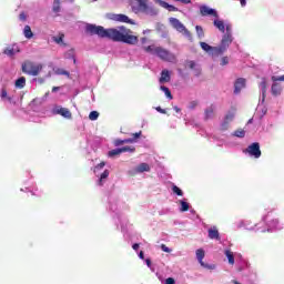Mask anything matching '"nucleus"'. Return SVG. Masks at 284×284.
Instances as JSON below:
<instances>
[{
    "label": "nucleus",
    "mask_w": 284,
    "mask_h": 284,
    "mask_svg": "<svg viewBox=\"0 0 284 284\" xmlns=\"http://www.w3.org/2000/svg\"><path fill=\"white\" fill-rule=\"evenodd\" d=\"M200 14L201 17H214L215 19H219V12L205 4L200 7Z\"/></svg>",
    "instance_id": "7"
},
{
    "label": "nucleus",
    "mask_w": 284,
    "mask_h": 284,
    "mask_svg": "<svg viewBox=\"0 0 284 284\" xmlns=\"http://www.w3.org/2000/svg\"><path fill=\"white\" fill-rule=\"evenodd\" d=\"M278 81H283V80H272L273 82L271 87L272 97H281V94L283 93V87L281 85V83H278Z\"/></svg>",
    "instance_id": "8"
},
{
    "label": "nucleus",
    "mask_w": 284,
    "mask_h": 284,
    "mask_svg": "<svg viewBox=\"0 0 284 284\" xmlns=\"http://www.w3.org/2000/svg\"><path fill=\"white\" fill-rule=\"evenodd\" d=\"M73 63H77V59L73 60Z\"/></svg>",
    "instance_id": "64"
},
{
    "label": "nucleus",
    "mask_w": 284,
    "mask_h": 284,
    "mask_svg": "<svg viewBox=\"0 0 284 284\" xmlns=\"http://www.w3.org/2000/svg\"><path fill=\"white\" fill-rule=\"evenodd\" d=\"M204 114H205L206 121H207V119H212V114H214V108L210 106L209 109L205 110Z\"/></svg>",
    "instance_id": "33"
},
{
    "label": "nucleus",
    "mask_w": 284,
    "mask_h": 284,
    "mask_svg": "<svg viewBox=\"0 0 284 284\" xmlns=\"http://www.w3.org/2000/svg\"><path fill=\"white\" fill-rule=\"evenodd\" d=\"M145 263H146L148 267H152V260L146 258V260H145Z\"/></svg>",
    "instance_id": "58"
},
{
    "label": "nucleus",
    "mask_w": 284,
    "mask_h": 284,
    "mask_svg": "<svg viewBox=\"0 0 284 284\" xmlns=\"http://www.w3.org/2000/svg\"><path fill=\"white\" fill-rule=\"evenodd\" d=\"M245 152H247L250 156H254V159H261V144L254 142L246 148Z\"/></svg>",
    "instance_id": "5"
},
{
    "label": "nucleus",
    "mask_w": 284,
    "mask_h": 284,
    "mask_svg": "<svg viewBox=\"0 0 284 284\" xmlns=\"http://www.w3.org/2000/svg\"><path fill=\"white\" fill-rule=\"evenodd\" d=\"M0 97L1 99H8V101H12V98H8V90H6V88L1 89Z\"/></svg>",
    "instance_id": "37"
},
{
    "label": "nucleus",
    "mask_w": 284,
    "mask_h": 284,
    "mask_svg": "<svg viewBox=\"0 0 284 284\" xmlns=\"http://www.w3.org/2000/svg\"><path fill=\"white\" fill-rule=\"evenodd\" d=\"M85 32L91 37L97 36L100 39H109L116 43H126L128 45H136L139 43V37L134 36L133 31L123 26L105 29L97 24H87Z\"/></svg>",
    "instance_id": "1"
},
{
    "label": "nucleus",
    "mask_w": 284,
    "mask_h": 284,
    "mask_svg": "<svg viewBox=\"0 0 284 284\" xmlns=\"http://www.w3.org/2000/svg\"><path fill=\"white\" fill-rule=\"evenodd\" d=\"M197 105H199V102H196V101H192V102L190 103L191 110H194V108H196Z\"/></svg>",
    "instance_id": "53"
},
{
    "label": "nucleus",
    "mask_w": 284,
    "mask_h": 284,
    "mask_svg": "<svg viewBox=\"0 0 284 284\" xmlns=\"http://www.w3.org/2000/svg\"><path fill=\"white\" fill-rule=\"evenodd\" d=\"M227 63H230V59L227 57H223L221 59V65H227Z\"/></svg>",
    "instance_id": "45"
},
{
    "label": "nucleus",
    "mask_w": 284,
    "mask_h": 284,
    "mask_svg": "<svg viewBox=\"0 0 284 284\" xmlns=\"http://www.w3.org/2000/svg\"><path fill=\"white\" fill-rule=\"evenodd\" d=\"M176 282L174 281V277H168L165 280V284H175Z\"/></svg>",
    "instance_id": "49"
},
{
    "label": "nucleus",
    "mask_w": 284,
    "mask_h": 284,
    "mask_svg": "<svg viewBox=\"0 0 284 284\" xmlns=\"http://www.w3.org/2000/svg\"><path fill=\"white\" fill-rule=\"evenodd\" d=\"M200 45L204 52H212L214 51V47L207 44V42H200Z\"/></svg>",
    "instance_id": "26"
},
{
    "label": "nucleus",
    "mask_w": 284,
    "mask_h": 284,
    "mask_svg": "<svg viewBox=\"0 0 284 284\" xmlns=\"http://www.w3.org/2000/svg\"><path fill=\"white\" fill-rule=\"evenodd\" d=\"M229 128H230V122H227L226 120H224V121L222 122V124H221V130H222L223 132H225V130H229Z\"/></svg>",
    "instance_id": "43"
},
{
    "label": "nucleus",
    "mask_w": 284,
    "mask_h": 284,
    "mask_svg": "<svg viewBox=\"0 0 284 284\" xmlns=\"http://www.w3.org/2000/svg\"><path fill=\"white\" fill-rule=\"evenodd\" d=\"M52 92H59V87H53Z\"/></svg>",
    "instance_id": "63"
},
{
    "label": "nucleus",
    "mask_w": 284,
    "mask_h": 284,
    "mask_svg": "<svg viewBox=\"0 0 284 284\" xmlns=\"http://www.w3.org/2000/svg\"><path fill=\"white\" fill-rule=\"evenodd\" d=\"M41 70H43V64L39 63H34L32 61H26L22 64V72L24 74H29V77H39V74H41Z\"/></svg>",
    "instance_id": "3"
},
{
    "label": "nucleus",
    "mask_w": 284,
    "mask_h": 284,
    "mask_svg": "<svg viewBox=\"0 0 284 284\" xmlns=\"http://www.w3.org/2000/svg\"><path fill=\"white\" fill-rule=\"evenodd\" d=\"M108 176H110V171L104 170L103 173L100 175L99 185H103V181H105V179H108Z\"/></svg>",
    "instance_id": "28"
},
{
    "label": "nucleus",
    "mask_w": 284,
    "mask_h": 284,
    "mask_svg": "<svg viewBox=\"0 0 284 284\" xmlns=\"http://www.w3.org/2000/svg\"><path fill=\"white\" fill-rule=\"evenodd\" d=\"M201 75V69H195V77H200Z\"/></svg>",
    "instance_id": "61"
},
{
    "label": "nucleus",
    "mask_w": 284,
    "mask_h": 284,
    "mask_svg": "<svg viewBox=\"0 0 284 284\" xmlns=\"http://www.w3.org/2000/svg\"><path fill=\"white\" fill-rule=\"evenodd\" d=\"M119 154H121V149H114L109 151L108 156L110 159L114 158V156H119Z\"/></svg>",
    "instance_id": "34"
},
{
    "label": "nucleus",
    "mask_w": 284,
    "mask_h": 284,
    "mask_svg": "<svg viewBox=\"0 0 284 284\" xmlns=\"http://www.w3.org/2000/svg\"><path fill=\"white\" fill-rule=\"evenodd\" d=\"M141 43L142 45H145V43H148V38L146 37L141 38Z\"/></svg>",
    "instance_id": "60"
},
{
    "label": "nucleus",
    "mask_w": 284,
    "mask_h": 284,
    "mask_svg": "<svg viewBox=\"0 0 284 284\" xmlns=\"http://www.w3.org/2000/svg\"><path fill=\"white\" fill-rule=\"evenodd\" d=\"M260 88L262 90V99L265 100V97L267 94V81L265 79L261 81Z\"/></svg>",
    "instance_id": "17"
},
{
    "label": "nucleus",
    "mask_w": 284,
    "mask_h": 284,
    "mask_svg": "<svg viewBox=\"0 0 284 284\" xmlns=\"http://www.w3.org/2000/svg\"><path fill=\"white\" fill-rule=\"evenodd\" d=\"M139 247H140V244L139 243H135L132 245V248L138 252L139 251Z\"/></svg>",
    "instance_id": "56"
},
{
    "label": "nucleus",
    "mask_w": 284,
    "mask_h": 284,
    "mask_svg": "<svg viewBox=\"0 0 284 284\" xmlns=\"http://www.w3.org/2000/svg\"><path fill=\"white\" fill-rule=\"evenodd\" d=\"M57 114H60V116H63L64 119H72V112H70V109L68 108L58 109Z\"/></svg>",
    "instance_id": "14"
},
{
    "label": "nucleus",
    "mask_w": 284,
    "mask_h": 284,
    "mask_svg": "<svg viewBox=\"0 0 284 284\" xmlns=\"http://www.w3.org/2000/svg\"><path fill=\"white\" fill-rule=\"evenodd\" d=\"M168 10H169V12H176V10H179V9L172 4H169Z\"/></svg>",
    "instance_id": "50"
},
{
    "label": "nucleus",
    "mask_w": 284,
    "mask_h": 284,
    "mask_svg": "<svg viewBox=\"0 0 284 284\" xmlns=\"http://www.w3.org/2000/svg\"><path fill=\"white\" fill-rule=\"evenodd\" d=\"M209 239L221 241V234L219 233V229L216 226L209 229Z\"/></svg>",
    "instance_id": "12"
},
{
    "label": "nucleus",
    "mask_w": 284,
    "mask_h": 284,
    "mask_svg": "<svg viewBox=\"0 0 284 284\" xmlns=\"http://www.w3.org/2000/svg\"><path fill=\"white\" fill-rule=\"evenodd\" d=\"M226 34H232V26H226Z\"/></svg>",
    "instance_id": "54"
},
{
    "label": "nucleus",
    "mask_w": 284,
    "mask_h": 284,
    "mask_svg": "<svg viewBox=\"0 0 284 284\" xmlns=\"http://www.w3.org/2000/svg\"><path fill=\"white\" fill-rule=\"evenodd\" d=\"M233 136H237V139H245V130L240 129L234 131Z\"/></svg>",
    "instance_id": "31"
},
{
    "label": "nucleus",
    "mask_w": 284,
    "mask_h": 284,
    "mask_svg": "<svg viewBox=\"0 0 284 284\" xmlns=\"http://www.w3.org/2000/svg\"><path fill=\"white\" fill-rule=\"evenodd\" d=\"M139 258H141L142 261L145 258V254L143 253V251H140Z\"/></svg>",
    "instance_id": "57"
},
{
    "label": "nucleus",
    "mask_w": 284,
    "mask_h": 284,
    "mask_svg": "<svg viewBox=\"0 0 284 284\" xmlns=\"http://www.w3.org/2000/svg\"><path fill=\"white\" fill-rule=\"evenodd\" d=\"M125 143H134V139H124V140H115L114 145L119 148V145H123Z\"/></svg>",
    "instance_id": "25"
},
{
    "label": "nucleus",
    "mask_w": 284,
    "mask_h": 284,
    "mask_svg": "<svg viewBox=\"0 0 284 284\" xmlns=\"http://www.w3.org/2000/svg\"><path fill=\"white\" fill-rule=\"evenodd\" d=\"M141 134H142L141 131H140V132H136V133H133V134H132L133 138H131V139H133V141H136V139H140V138H141Z\"/></svg>",
    "instance_id": "47"
},
{
    "label": "nucleus",
    "mask_w": 284,
    "mask_h": 284,
    "mask_svg": "<svg viewBox=\"0 0 284 284\" xmlns=\"http://www.w3.org/2000/svg\"><path fill=\"white\" fill-rule=\"evenodd\" d=\"M172 192L174 194H176L178 196H183V191L181 189H179V186H176V185H173Z\"/></svg>",
    "instance_id": "39"
},
{
    "label": "nucleus",
    "mask_w": 284,
    "mask_h": 284,
    "mask_svg": "<svg viewBox=\"0 0 284 284\" xmlns=\"http://www.w3.org/2000/svg\"><path fill=\"white\" fill-rule=\"evenodd\" d=\"M272 81H284V75L281 77H272Z\"/></svg>",
    "instance_id": "51"
},
{
    "label": "nucleus",
    "mask_w": 284,
    "mask_h": 284,
    "mask_svg": "<svg viewBox=\"0 0 284 284\" xmlns=\"http://www.w3.org/2000/svg\"><path fill=\"white\" fill-rule=\"evenodd\" d=\"M186 65L187 68H190V70H194L196 68V62H194L193 60H189L186 61Z\"/></svg>",
    "instance_id": "42"
},
{
    "label": "nucleus",
    "mask_w": 284,
    "mask_h": 284,
    "mask_svg": "<svg viewBox=\"0 0 284 284\" xmlns=\"http://www.w3.org/2000/svg\"><path fill=\"white\" fill-rule=\"evenodd\" d=\"M232 41H234V39L232 38V34L230 33H225L221 40V45L226 48H230V45L232 44Z\"/></svg>",
    "instance_id": "13"
},
{
    "label": "nucleus",
    "mask_w": 284,
    "mask_h": 284,
    "mask_svg": "<svg viewBox=\"0 0 284 284\" xmlns=\"http://www.w3.org/2000/svg\"><path fill=\"white\" fill-rule=\"evenodd\" d=\"M170 81H172V75H170V71L166 69L162 70L159 83H170Z\"/></svg>",
    "instance_id": "11"
},
{
    "label": "nucleus",
    "mask_w": 284,
    "mask_h": 284,
    "mask_svg": "<svg viewBox=\"0 0 284 284\" xmlns=\"http://www.w3.org/2000/svg\"><path fill=\"white\" fill-rule=\"evenodd\" d=\"M180 205H181L180 212H187L190 210V203L183 200L180 201Z\"/></svg>",
    "instance_id": "29"
},
{
    "label": "nucleus",
    "mask_w": 284,
    "mask_h": 284,
    "mask_svg": "<svg viewBox=\"0 0 284 284\" xmlns=\"http://www.w3.org/2000/svg\"><path fill=\"white\" fill-rule=\"evenodd\" d=\"M227 51V48L220 44V47H213V53L215 57H221V54H224Z\"/></svg>",
    "instance_id": "16"
},
{
    "label": "nucleus",
    "mask_w": 284,
    "mask_h": 284,
    "mask_svg": "<svg viewBox=\"0 0 284 284\" xmlns=\"http://www.w3.org/2000/svg\"><path fill=\"white\" fill-rule=\"evenodd\" d=\"M246 85L245 78H239L234 83V94H241V90H243Z\"/></svg>",
    "instance_id": "10"
},
{
    "label": "nucleus",
    "mask_w": 284,
    "mask_h": 284,
    "mask_svg": "<svg viewBox=\"0 0 284 284\" xmlns=\"http://www.w3.org/2000/svg\"><path fill=\"white\" fill-rule=\"evenodd\" d=\"M54 73L59 74V75H62V77H70V72H68L67 70L61 69V68L55 69Z\"/></svg>",
    "instance_id": "30"
},
{
    "label": "nucleus",
    "mask_w": 284,
    "mask_h": 284,
    "mask_svg": "<svg viewBox=\"0 0 284 284\" xmlns=\"http://www.w3.org/2000/svg\"><path fill=\"white\" fill-rule=\"evenodd\" d=\"M196 258L202 267H205L206 270H212L211 265L203 262V258H205V251H203V248L196 250Z\"/></svg>",
    "instance_id": "9"
},
{
    "label": "nucleus",
    "mask_w": 284,
    "mask_h": 284,
    "mask_svg": "<svg viewBox=\"0 0 284 284\" xmlns=\"http://www.w3.org/2000/svg\"><path fill=\"white\" fill-rule=\"evenodd\" d=\"M136 172L143 173V172H150V164L148 163H141L136 166Z\"/></svg>",
    "instance_id": "19"
},
{
    "label": "nucleus",
    "mask_w": 284,
    "mask_h": 284,
    "mask_svg": "<svg viewBox=\"0 0 284 284\" xmlns=\"http://www.w3.org/2000/svg\"><path fill=\"white\" fill-rule=\"evenodd\" d=\"M263 221L270 224L271 227H278V219H273L272 221L267 220V215L263 217Z\"/></svg>",
    "instance_id": "27"
},
{
    "label": "nucleus",
    "mask_w": 284,
    "mask_h": 284,
    "mask_svg": "<svg viewBox=\"0 0 284 284\" xmlns=\"http://www.w3.org/2000/svg\"><path fill=\"white\" fill-rule=\"evenodd\" d=\"M160 90H162V92H164L166 99H169L170 101H172V99H174V97L172 95V91H170V88H168L165 85H161Z\"/></svg>",
    "instance_id": "18"
},
{
    "label": "nucleus",
    "mask_w": 284,
    "mask_h": 284,
    "mask_svg": "<svg viewBox=\"0 0 284 284\" xmlns=\"http://www.w3.org/2000/svg\"><path fill=\"white\" fill-rule=\"evenodd\" d=\"M161 250L162 252H166V254H170V252H172V250H170V247H168V245L165 244H161Z\"/></svg>",
    "instance_id": "44"
},
{
    "label": "nucleus",
    "mask_w": 284,
    "mask_h": 284,
    "mask_svg": "<svg viewBox=\"0 0 284 284\" xmlns=\"http://www.w3.org/2000/svg\"><path fill=\"white\" fill-rule=\"evenodd\" d=\"M240 3L242 8H245V6L247 4V0H240Z\"/></svg>",
    "instance_id": "59"
},
{
    "label": "nucleus",
    "mask_w": 284,
    "mask_h": 284,
    "mask_svg": "<svg viewBox=\"0 0 284 284\" xmlns=\"http://www.w3.org/2000/svg\"><path fill=\"white\" fill-rule=\"evenodd\" d=\"M156 112H160V114H168V111L165 109H162L161 106L155 108Z\"/></svg>",
    "instance_id": "48"
},
{
    "label": "nucleus",
    "mask_w": 284,
    "mask_h": 284,
    "mask_svg": "<svg viewBox=\"0 0 284 284\" xmlns=\"http://www.w3.org/2000/svg\"><path fill=\"white\" fill-rule=\"evenodd\" d=\"M103 168H105V162L99 163V164L94 168V172H97V170H103Z\"/></svg>",
    "instance_id": "46"
},
{
    "label": "nucleus",
    "mask_w": 284,
    "mask_h": 284,
    "mask_svg": "<svg viewBox=\"0 0 284 284\" xmlns=\"http://www.w3.org/2000/svg\"><path fill=\"white\" fill-rule=\"evenodd\" d=\"M3 53L7 54V57H14V49L7 48V49H4Z\"/></svg>",
    "instance_id": "40"
},
{
    "label": "nucleus",
    "mask_w": 284,
    "mask_h": 284,
    "mask_svg": "<svg viewBox=\"0 0 284 284\" xmlns=\"http://www.w3.org/2000/svg\"><path fill=\"white\" fill-rule=\"evenodd\" d=\"M23 34L26 39H32V37H34V33L32 32V28H30V26L28 24L23 29Z\"/></svg>",
    "instance_id": "20"
},
{
    "label": "nucleus",
    "mask_w": 284,
    "mask_h": 284,
    "mask_svg": "<svg viewBox=\"0 0 284 284\" xmlns=\"http://www.w3.org/2000/svg\"><path fill=\"white\" fill-rule=\"evenodd\" d=\"M143 50L146 51L149 54H154L161 61H168L172 62L176 60V55L174 53L170 52V50L163 48V47H156L154 44L149 47H143Z\"/></svg>",
    "instance_id": "2"
},
{
    "label": "nucleus",
    "mask_w": 284,
    "mask_h": 284,
    "mask_svg": "<svg viewBox=\"0 0 284 284\" xmlns=\"http://www.w3.org/2000/svg\"><path fill=\"white\" fill-rule=\"evenodd\" d=\"M173 110H174L175 112H181V108H179V106H173Z\"/></svg>",
    "instance_id": "62"
},
{
    "label": "nucleus",
    "mask_w": 284,
    "mask_h": 284,
    "mask_svg": "<svg viewBox=\"0 0 284 284\" xmlns=\"http://www.w3.org/2000/svg\"><path fill=\"white\" fill-rule=\"evenodd\" d=\"M123 152H136V148H134V146L120 148V153L123 154Z\"/></svg>",
    "instance_id": "36"
},
{
    "label": "nucleus",
    "mask_w": 284,
    "mask_h": 284,
    "mask_svg": "<svg viewBox=\"0 0 284 284\" xmlns=\"http://www.w3.org/2000/svg\"><path fill=\"white\" fill-rule=\"evenodd\" d=\"M213 24L215 26V28L224 33L225 32V22H223V20H220L219 18H216L214 21H213Z\"/></svg>",
    "instance_id": "15"
},
{
    "label": "nucleus",
    "mask_w": 284,
    "mask_h": 284,
    "mask_svg": "<svg viewBox=\"0 0 284 284\" xmlns=\"http://www.w3.org/2000/svg\"><path fill=\"white\" fill-rule=\"evenodd\" d=\"M230 265H234V253L231 250L224 252Z\"/></svg>",
    "instance_id": "24"
},
{
    "label": "nucleus",
    "mask_w": 284,
    "mask_h": 284,
    "mask_svg": "<svg viewBox=\"0 0 284 284\" xmlns=\"http://www.w3.org/2000/svg\"><path fill=\"white\" fill-rule=\"evenodd\" d=\"M52 12L58 14V12H61V0H53V7Z\"/></svg>",
    "instance_id": "22"
},
{
    "label": "nucleus",
    "mask_w": 284,
    "mask_h": 284,
    "mask_svg": "<svg viewBox=\"0 0 284 284\" xmlns=\"http://www.w3.org/2000/svg\"><path fill=\"white\" fill-rule=\"evenodd\" d=\"M170 23L173 26L178 32H182V34H185V37H189V39H192V33L187 28H185L184 24L181 23V21L176 18H170Z\"/></svg>",
    "instance_id": "4"
},
{
    "label": "nucleus",
    "mask_w": 284,
    "mask_h": 284,
    "mask_svg": "<svg viewBox=\"0 0 284 284\" xmlns=\"http://www.w3.org/2000/svg\"><path fill=\"white\" fill-rule=\"evenodd\" d=\"M16 88H19V90L26 88V77H21L16 81Z\"/></svg>",
    "instance_id": "23"
},
{
    "label": "nucleus",
    "mask_w": 284,
    "mask_h": 284,
    "mask_svg": "<svg viewBox=\"0 0 284 284\" xmlns=\"http://www.w3.org/2000/svg\"><path fill=\"white\" fill-rule=\"evenodd\" d=\"M224 121H227V123H230L231 121H234V112L226 113Z\"/></svg>",
    "instance_id": "41"
},
{
    "label": "nucleus",
    "mask_w": 284,
    "mask_h": 284,
    "mask_svg": "<svg viewBox=\"0 0 284 284\" xmlns=\"http://www.w3.org/2000/svg\"><path fill=\"white\" fill-rule=\"evenodd\" d=\"M195 30H196V34H197L199 39H203V37H205V31H203V27L196 26Z\"/></svg>",
    "instance_id": "32"
},
{
    "label": "nucleus",
    "mask_w": 284,
    "mask_h": 284,
    "mask_svg": "<svg viewBox=\"0 0 284 284\" xmlns=\"http://www.w3.org/2000/svg\"><path fill=\"white\" fill-rule=\"evenodd\" d=\"M90 121H97L99 119V112L98 111H91L89 114Z\"/></svg>",
    "instance_id": "38"
},
{
    "label": "nucleus",
    "mask_w": 284,
    "mask_h": 284,
    "mask_svg": "<svg viewBox=\"0 0 284 284\" xmlns=\"http://www.w3.org/2000/svg\"><path fill=\"white\" fill-rule=\"evenodd\" d=\"M19 19L20 21H26L27 19L26 13H20Z\"/></svg>",
    "instance_id": "55"
},
{
    "label": "nucleus",
    "mask_w": 284,
    "mask_h": 284,
    "mask_svg": "<svg viewBox=\"0 0 284 284\" xmlns=\"http://www.w3.org/2000/svg\"><path fill=\"white\" fill-rule=\"evenodd\" d=\"M108 19H111V21H119L120 23H131V26L134 24V22L131 19H129L128 16L122 13L120 14L109 13Z\"/></svg>",
    "instance_id": "6"
},
{
    "label": "nucleus",
    "mask_w": 284,
    "mask_h": 284,
    "mask_svg": "<svg viewBox=\"0 0 284 284\" xmlns=\"http://www.w3.org/2000/svg\"><path fill=\"white\" fill-rule=\"evenodd\" d=\"M63 39H65V34L60 33L59 37H53L52 41H54V43H58V45H65V42H63Z\"/></svg>",
    "instance_id": "21"
},
{
    "label": "nucleus",
    "mask_w": 284,
    "mask_h": 284,
    "mask_svg": "<svg viewBox=\"0 0 284 284\" xmlns=\"http://www.w3.org/2000/svg\"><path fill=\"white\" fill-rule=\"evenodd\" d=\"M160 6H162V8H165L168 10V8H170V3L165 2V1H161Z\"/></svg>",
    "instance_id": "52"
},
{
    "label": "nucleus",
    "mask_w": 284,
    "mask_h": 284,
    "mask_svg": "<svg viewBox=\"0 0 284 284\" xmlns=\"http://www.w3.org/2000/svg\"><path fill=\"white\" fill-rule=\"evenodd\" d=\"M140 10H148V0H136Z\"/></svg>",
    "instance_id": "35"
}]
</instances>
